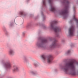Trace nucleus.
Instances as JSON below:
<instances>
[{
    "instance_id": "obj_1",
    "label": "nucleus",
    "mask_w": 78,
    "mask_h": 78,
    "mask_svg": "<svg viewBox=\"0 0 78 78\" xmlns=\"http://www.w3.org/2000/svg\"><path fill=\"white\" fill-rule=\"evenodd\" d=\"M75 62H71L66 64L65 66L63 67L62 69L66 73H69L72 75H75V67L74 66Z\"/></svg>"
},
{
    "instance_id": "obj_2",
    "label": "nucleus",
    "mask_w": 78,
    "mask_h": 78,
    "mask_svg": "<svg viewBox=\"0 0 78 78\" xmlns=\"http://www.w3.org/2000/svg\"><path fill=\"white\" fill-rule=\"evenodd\" d=\"M63 3H65V9L63 10L61 12H60L59 14L60 15L63 16L64 17H66L68 14V9L69 7L70 3L68 1L66 0H64Z\"/></svg>"
},
{
    "instance_id": "obj_3",
    "label": "nucleus",
    "mask_w": 78,
    "mask_h": 78,
    "mask_svg": "<svg viewBox=\"0 0 78 78\" xmlns=\"http://www.w3.org/2000/svg\"><path fill=\"white\" fill-rule=\"evenodd\" d=\"M58 22L56 21H54L53 23H51L49 28L51 30H53L54 31L57 37H58L59 36V32L61 31V29L58 27H54V24H56Z\"/></svg>"
},
{
    "instance_id": "obj_4",
    "label": "nucleus",
    "mask_w": 78,
    "mask_h": 78,
    "mask_svg": "<svg viewBox=\"0 0 78 78\" xmlns=\"http://www.w3.org/2000/svg\"><path fill=\"white\" fill-rule=\"evenodd\" d=\"M47 42V40H42V42H37L36 44V46L37 47H38V48H42V47H43L44 46V43H46Z\"/></svg>"
},
{
    "instance_id": "obj_5",
    "label": "nucleus",
    "mask_w": 78,
    "mask_h": 78,
    "mask_svg": "<svg viewBox=\"0 0 78 78\" xmlns=\"http://www.w3.org/2000/svg\"><path fill=\"white\" fill-rule=\"evenodd\" d=\"M75 31V27L73 26H72L69 29V36H73L74 31Z\"/></svg>"
},
{
    "instance_id": "obj_6",
    "label": "nucleus",
    "mask_w": 78,
    "mask_h": 78,
    "mask_svg": "<svg viewBox=\"0 0 78 78\" xmlns=\"http://www.w3.org/2000/svg\"><path fill=\"white\" fill-rule=\"evenodd\" d=\"M48 1L49 4L51 5L50 10L51 11L54 12V11H55V7H54L53 5H52V0H48Z\"/></svg>"
},
{
    "instance_id": "obj_7",
    "label": "nucleus",
    "mask_w": 78,
    "mask_h": 78,
    "mask_svg": "<svg viewBox=\"0 0 78 78\" xmlns=\"http://www.w3.org/2000/svg\"><path fill=\"white\" fill-rule=\"evenodd\" d=\"M53 59V57L52 55H50L47 58V61L48 63H51L52 62V60Z\"/></svg>"
},
{
    "instance_id": "obj_8",
    "label": "nucleus",
    "mask_w": 78,
    "mask_h": 78,
    "mask_svg": "<svg viewBox=\"0 0 78 78\" xmlns=\"http://www.w3.org/2000/svg\"><path fill=\"white\" fill-rule=\"evenodd\" d=\"M5 67L6 69H9L11 67V65L10 63H8L5 64Z\"/></svg>"
},
{
    "instance_id": "obj_9",
    "label": "nucleus",
    "mask_w": 78,
    "mask_h": 78,
    "mask_svg": "<svg viewBox=\"0 0 78 78\" xmlns=\"http://www.w3.org/2000/svg\"><path fill=\"white\" fill-rule=\"evenodd\" d=\"M73 19L75 20V22L76 23V25L77 27H78V19L76 18V17H75V15H74L73 16Z\"/></svg>"
},
{
    "instance_id": "obj_10",
    "label": "nucleus",
    "mask_w": 78,
    "mask_h": 78,
    "mask_svg": "<svg viewBox=\"0 0 78 78\" xmlns=\"http://www.w3.org/2000/svg\"><path fill=\"white\" fill-rule=\"evenodd\" d=\"M13 68L14 69H13V71L14 72H16V71H18L19 70V68L18 67H17L16 66H13Z\"/></svg>"
},
{
    "instance_id": "obj_11",
    "label": "nucleus",
    "mask_w": 78,
    "mask_h": 78,
    "mask_svg": "<svg viewBox=\"0 0 78 78\" xmlns=\"http://www.w3.org/2000/svg\"><path fill=\"white\" fill-rule=\"evenodd\" d=\"M9 55H12L14 54V51L12 49L10 50L9 51Z\"/></svg>"
},
{
    "instance_id": "obj_12",
    "label": "nucleus",
    "mask_w": 78,
    "mask_h": 78,
    "mask_svg": "<svg viewBox=\"0 0 78 78\" xmlns=\"http://www.w3.org/2000/svg\"><path fill=\"white\" fill-rule=\"evenodd\" d=\"M56 41L55 40L53 42L51 46V47H55L56 45Z\"/></svg>"
},
{
    "instance_id": "obj_13",
    "label": "nucleus",
    "mask_w": 78,
    "mask_h": 78,
    "mask_svg": "<svg viewBox=\"0 0 78 78\" xmlns=\"http://www.w3.org/2000/svg\"><path fill=\"white\" fill-rule=\"evenodd\" d=\"M41 56V58L44 59V60H45L46 58H47L46 57H45L44 55H42Z\"/></svg>"
},
{
    "instance_id": "obj_14",
    "label": "nucleus",
    "mask_w": 78,
    "mask_h": 78,
    "mask_svg": "<svg viewBox=\"0 0 78 78\" xmlns=\"http://www.w3.org/2000/svg\"><path fill=\"white\" fill-rule=\"evenodd\" d=\"M70 53V50H69L66 52V55H68V54H69V53Z\"/></svg>"
},
{
    "instance_id": "obj_15",
    "label": "nucleus",
    "mask_w": 78,
    "mask_h": 78,
    "mask_svg": "<svg viewBox=\"0 0 78 78\" xmlns=\"http://www.w3.org/2000/svg\"><path fill=\"white\" fill-rule=\"evenodd\" d=\"M43 5L44 6H45L46 4L45 3V0H44L43 1Z\"/></svg>"
},
{
    "instance_id": "obj_16",
    "label": "nucleus",
    "mask_w": 78,
    "mask_h": 78,
    "mask_svg": "<svg viewBox=\"0 0 78 78\" xmlns=\"http://www.w3.org/2000/svg\"><path fill=\"white\" fill-rule=\"evenodd\" d=\"M20 14L21 15V16H25V15H24V13L22 12H20Z\"/></svg>"
},
{
    "instance_id": "obj_17",
    "label": "nucleus",
    "mask_w": 78,
    "mask_h": 78,
    "mask_svg": "<svg viewBox=\"0 0 78 78\" xmlns=\"http://www.w3.org/2000/svg\"><path fill=\"white\" fill-rule=\"evenodd\" d=\"M34 65L35 66H37V64L36 63H34Z\"/></svg>"
},
{
    "instance_id": "obj_18",
    "label": "nucleus",
    "mask_w": 78,
    "mask_h": 78,
    "mask_svg": "<svg viewBox=\"0 0 78 78\" xmlns=\"http://www.w3.org/2000/svg\"><path fill=\"white\" fill-rule=\"evenodd\" d=\"M24 60L25 61H27V59L25 58H24Z\"/></svg>"
},
{
    "instance_id": "obj_19",
    "label": "nucleus",
    "mask_w": 78,
    "mask_h": 78,
    "mask_svg": "<svg viewBox=\"0 0 78 78\" xmlns=\"http://www.w3.org/2000/svg\"><path fill=\"white\" fill-rule=\"evenodd\" d=\"M76 64H77V65H78V62H76Z\"/></svg>"
},
{
    "instance_id": "obj_20",
    "label": "nucleus",
    "mask_w": 78,
    "mask_h": 78,
    "mask_svg": "<svg viewBox=\"0 0 78 78\" xmlns=\"http://www.w3.org/2000/svg\"><path fill=\"white\" fill-rule=\"evenodd\" d=\"M74 11H75V9H74Z\"/></svg>"
}]
</instances>
